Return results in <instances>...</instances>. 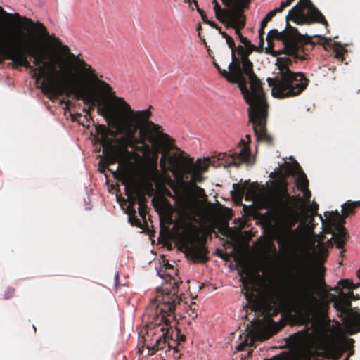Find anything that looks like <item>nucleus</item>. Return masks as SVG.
<instances>
[{"label": "nucleus", "instance_id": "bf43d9fd", "mask_svg": "<svg viewBox=\"0 0 360 360\" xmlns=\"http://www.w3.org/2000/svg\"><path fill=\"white\" fill-rule=\"evenodd\" d=\"M246 138L248 140V142H250V135H247Z\"/></svg>", "mask_w": 360, "mask_h": 360}, {"label": "nucleus", "instance_id": "a18cd8bd", "mask_svg": "<svg viewBox=\"0 0 360 360\" xmlns=\"http://www.w3.org/2000/svg\"><path fill=\"white\" fill-rule=\"evenodd\" d=\"M294 0H285L281 3L279 8H277L280 12H282L287 6H290Z\"/></svg>", "mask_w": 360, "mask_h": 360}, {"label": "nucleus", "instance_id": "72a5a7b5", "mask_svg": "<svg viewBox=\"0 0 360 360\" xmlns=\"http://www.w3.org/2000/svg\"><path fill=\"white\" fill-rule=\"evenodd\" d=\"M325 270H326V269L323 266H320L319 268V273L321 275V278H319V285H320V287L323 290H326L327 288L326 283L325 282V279L323 278L324 274H325Z\"/></svg>", "mask_w": 360, "mask_h": 360}, {"label": "nucleus", "instance_id": "c85d7f7f", "mask_svg": "<svg viewBox=\"0 0 360 360\" xmlns=\"http://www.w3.org/2000/svg\"><path fill=\"white\" fill-rule=\"evenodd\" d=\"M136 198L138 199L139 205H147V199L145 195L143 189L138 185V187H134Z\"/></svg>", "mask_w": 360, "mask_h": 360}, {"label": "nucleus", "instance_id": "f03ea898", "mask_svg": "<svg viewBox=\"0 0 360 360\" xmlns=\"http://www.w3.org/2000/svg\"><path fill=\"white\" fill-rule=\"evenodd\" d=\"M63 51L67 54L75 65L82 70L84 76L95 82L102 92L108 97H110L112 103L123 110L121 117H115V127L120 133L125 135L117 140L119 146L113 144L111 139L108 138V134L113 136L115 133L108 129L105 126H99L97 132L101 134L100 143L103 147V154L104 158L99 162L100 171L104 172L108 168L112 172L114 176L117 178L120 174L119 171L127 157L131 155L128 147L132 149L136 147V138L134 137L137 130L143 135L147 129V122L152 115L150 109L152 105L143 110L134 111L131 109L123 98L115 95L112 88L105 81L98 78L96 70L89 64L86 63L79 55L76 56L71 53L68 46H62Z\"/></svg>", "mask_w": 360, "mask_h": 360}, {"label": "nucleus", "instance_id": "7ed1b4c3", "mask_svg": "<svg viewBox=\"0 0 360 360\" xmlns=\"http://www.w3.org/2000/svg\"><path fill=\"white\" fill-rule=\"evenodd\" d=\"M297 276L290 292L294 311L300 321L307 323L326 316L329 302H331L342 322L347 327L360 331V312L352 307V301L360 299L359 294L354 295L352 290H349L348 293L340 292L339 296H336L326 292L325 298L318 299L306 274L302 273Z\"/></svg>", "mask_w": 360, "mask_h": 360}, {"label": "nucleus", "instance_id": "f3484780", "mask_svg": "<svg viewBox=\"0 0 360 360\" xmlns=\"http://www.w3.org/2000/svg\"><path fill=\"white\" fill-rule=\"evenodd\" d=\"M336 214L337 215L335 218H330L325 220L323 219L321 215L319 217L326 233H331L333 235V239L336 244V247L339 249H342L347 240V234L345 228L343 226L345 219L339 214L338 212H337Z\"/></svg>", "mask_w": 360, "mask_h": 360}, {"label": "nucleus", "instance_id": "412c9836", "mask_svg": "<svg viewBox=\"0 0 360 360\" xmlns=\"http://www.w3.org/2000/svg\"><path fill=\"white\" fill-rule=\"evenodd\" d=\"M123 184L125 185V194L128 197L129 204L131 206H135L138 203V199L136 198L134 187H138V184L134 183H129L128 180L125 179L123 181Z\"/></svg>", "mask_w": 360, "mask_h": 360}, {"label": "nucleus", "instance_id": "4be33fe9", "mask_svg": "<svg viewBox=\"0 0 360 360\" xmlns=\"http://www.w3.org/2000/svg\"><path fill=\"white\" fill-rule=\"evenodd\" d=\"M281 13L280 11L276 8L271 11L269 13H267V15L263 18L262 22H261V27L259 29V39H260V45L263 46L264 44V35L265 34L264 32V28L266 27L268 22L274 17L276 13Z\"/></svg>", "mask_w": 360, "mask_h": 360}, {"label": "nucleus", "instance_id": "6ab92c4d", "mask_svg": "<svg viewBox=\"0 0 360 360\" xmlns=\"http://www.w3.org/2000/svg\"><path fill=\"white\" fill-rule=\"evenodd\" d=\"M240 280L242 283V292L245 295L246 300L250 302L254 297L255 287L253 280L249 276L248 272H242Z\"/></svg>", "mask_w": 360, "mask_h": 360}, {"label": "nucleus", "instance_id": "f257e3e1", "mask_svg": "<svg viewBox=\"0 0 360 360\" xmlns=\"http://www.w3.org/2000/svg\"><path fill=\"white\" fill-rule=\"evenodd\" d=\"M35 25L20 28L12 32V40L0 57L11 60L15 67H24L32 72V77L40 84L41 92L51 101L60 96L73 95L90 105L84 110L88 115L98 105V113L101 116H113L110 103L103 102L83 87L77 86V79H87L70 57L63 53V44L59 38L51 36L46 27L40 21H34ZM98 87V86H97ZM102 91L99 88H98Z\"/></svg>", "mask_w": 360, "mask_h": 360}, {"label": "nucleus", "instance_id": "9b49d317", "mask_svg": "<svg viewBox=\"0 0 360 360\" xmlns=\"http://www.w3.org/2000/svg\"><path fill=\"white\" fill-rule=\"evenodd\" d=\"M199 229L192 224L188 225V237L184 240L183 246L187 257L195 263H205L209 260V250L205 246L206 236L200 237Z\"/></svg>", "mask_w": 360, "mask_h": 360}, {"label": "nucleus", "instance_id": "7c9ffc66", "mask_svg": "<svg viewBox=\"0 0 360 360\" xmlns=\"http://www.w3.org/2000/svg\"><path fill=\"white\" fill-rule=\"evenodd\" d=\"M354 210L351 201H347L342 205V217L345 218L349 214L354 213Z\"/></svg>", "mask_w": 360, "mask_h": 360}, {"label": "nucleus", "instance_id": "a878e982", "mask_svg": "<svg viewBox=\"0 0 360 360\" xmlns=\"http://www.w3.org/2000/svg\"><path fill=\"white\" fill-rule=\"evenodd\" d=\"M158 152H155L151 158H149L147 164V169L150 174L158 175Z\"/></svg>", "mask_w": 360, "mask_h": 360}, {"label": "nucleus", "instance_id": "e433bc0d", "mask_svg": "<svg viewBox=\"0 0 360 360\" xmlns=\"http://www.w3.org/2000/svg\"><path fill=\"white\" fill-rule=\"evenodd\" d=\"M193 4H194L195 6L196 7V9H197L198 12L201 15V18H202L203 22L207 24L209 20L207 19L206 14L205 13V12L202 9H200L199 8L198 4V1L196 0H193Z\"/></svg>", "mask_w": 360, "mask_h": 360}, {"label": "nucleus", "instance_id": "20e7f679", "mask_svg": "<svg viewBox=\"0 0 360 360\" xmlns=\"http://www.w3.org/2000/svg\"><path fill=\"white\" fill-rule=\"evenodd\" d=\"M292 20L297 25H310L314 22L328 26V22L323 15L312 4L311 0H300L299 3L292 8L286 16V28L278 32L271 30L266 36L269 47L273 45V41L277 39L283 43L285 53L289 56L298 58L297 53L301 46L302 35L297 30L289 24Z\"/></svg>", "mask_w": 360, "mask_h": 360}, {"label": "nucleus", "instance_id": "a19ab883", "mask_svg": "<svg viewBox=\"0 0 360 360\" xmlns=\"http://www.w3.org/2000/svg\"><path fill=\"white\" fill-rule=\"evenodd\" d=\"M273 324H274V322H273ZM266 329L267 330V334L264 338L265 339L269 338L278 331V329L276 328V326L274 325L271 326L266 328Z\"/></svg>", "mask_w": 360, "mask_h": 360}, {"label": "nucleus", "instance_id": "49530a36", "mask_svg": "<svg viewBox=\"0 0 360 360\" xmlns=\"http://www.w3.org/2000/svg\"><path fill=\"white\" fill-rule=\"evenodd\" d=\"M304 193V197L305 198V200L307 203L309 202L310 198H311V192L309 190V188H305L304 190H302Z\"/></svg>", "mask_w": 360, "mask_h": 360}, {"label": "nucleus", "instance_id": "4468645a", "mask_svg": "<svg viewBox=\"0 0 360 360\" xmlns=\"http://www.w3.org/2000/svg\"><path fill=\"white\" fill-rule=\"evenodd\" d=\"M240 42L244 45H239L237 47V53L240 57L239 59L243 72L248 77L250 84L254 88L257 87L259 89L262 88L261 80L257 77L253 70V64L249 59V56L252 52L256 50V46L251 43L245 37H241Z\"/></svg>", "mask_w": 360, "mask_h": 360}, {"label": "nucleus", "instance_id": "2f4dec72", "mask_svg": "<svg viewBox=\"0 0 360 360\" xmlns=\"http://www.w3.org/2000/svg\"><path fill=\"white\" fill-rule=\"evenodd\" d=\"M319 205L316 202H312L307 207V212L310 213V217L313 219L315 216L318 215Z\"/></svg>", "mask_w": 360, "mask_h": 360}, {"label": "nucleus", "instance_id": "79ce46f5", "mask_svg": "<svg viewBox=\"0 0 360 360\" xmlns=\"http://www.w3.org/2000/svg\"><path fill=\"white\" fill-rule=\"evenodd\" d=\"M14 294H15V289L13 288L9 287L6 289L4 294V297L6 300L10 299L12 297H13Z\"/></svg>", "mask_w": 360, "mask_h": 360}, {"label": "nucleus", "instance_id": "5fc2aeb1", "mask_svg": "<svg viewBox=\"0 0 360 360\" xmlns=\"http://www.w3.org/2000/svg\"><path fill=\"white\" fill-rule=\"evenodd\" d=\"M165 266L166 269H174V266L172 265H171L170 264H169L168 262L165 264Z\"/></svg>", "mask_w": 360, "mask_h": 360}, {"label": "nucleus", "instance_id": "052dcab7", "mask_svg": "<svg viewBox=\"0 0 360 360\" xmlns=\"http://www.w3.org/2000/svg\"><path fill=\"white\" fill-rule=\"evenodd\" d=\"M168 196H169V197H171V198H174V197L172 196V193H171L169 191H168Z\"/></svg>", "mask_w": 360, "mask_h": 360}, {"label": "nucleus", "instance_id": "a211bd4d", "mask_svg": "<svg viewBox=\"0 0 360 360\" xmlns=\"http://www.w3.org/2000/svg\"><path fill=\"white\" fill-rule=\"evenodd\" d=\"M250 155V150L248 143L244 140L240 141V145L233 150L230 151L227 155L226 153L219 155V159L226 158L225 162L228 166H239L244 162H248Z\"/></svg>", "mask_w": 360, "mask_h": 360}, {"label": "nucleus", "instance_id": "6e6552de", "mask_svg": "<svg viewBox=\"0 0 360 360\" xmlns=\"http://www.w3.org/2000/svg\"><path fill=\"white\" fill-rule=\"evenodd\" d=\"M249 105L248 115L250 122L253 124V130L257 142H262L272 146L273 137L267 133L266 119L268 115V104L263 89L253 92L245 100Z\"/></svg>", "mask_w": 360, "mask_h": 360}, {"label": "nucleus", "instance_id": "b1692460", "mask_svg": "<svg viewBox=\"0 0 360 360\" xmlns=\"http://www.w3.org/2000/svg\"><path fill=\"white\" fill-rule=\"evenodd\" d=\"M226 41V43L229 46V47L231 50V59H232L231 65L235 66V69L236 70V71H238L239 68H240V63H240V60L238 58H237L236 56V52H237V47L235 45L234 40L230 36L229 37H228V39Z\"/></svg>", "mask_w": 360, "mask_h": 360}, {"label": "nucleus", "instance_id": "cd10ccee", "mask_svg": "<svg viewBox=\"0 0 360 360\" xmlns=\"http://www.w3.org/2000/svg\"><path fill=\"white\" fill-rule=\"evenodd\" d=\"M334 57L341 61L344 60V53L346 50L338 42H334L332 45Z\"/></svg>", "mask_w": 360, "mask_h": 360}, {"label": "nucleus", "instance_id": "ea45409f", "mask_svg": "<svg viewBox=\"0 0 360 360\" xmlns=\"http://www.w3.org/2000/svg\"><path fill=\"white\" fill-rule=\"evenodd\" d=\"M275 304L277 305V307L275 309L274 311V315L278 314L283 307V303L281 295L278 297L276 302H275Z\"/></svg>", "mask_w": 360, "mask_h": 360}, {"label": "nucleus", "instance_id": "13d9d810", "mask_svg": "<svg viewBox=\"0 0 360 360\" xmlns=\"http://www.w3.org/2000/svg\"><path fill=\"white\" fill-rule=\"evenodd\" d=\"M184 1H185V2L188 3V4H191L192 2L193 3V0H184Z\"/></svg>", "mask_w": 360, "mask_h": 360}, {"label": "nucleus", "instance_id": "e2e57ef3", "mask_svg": "<svg viewBox=\"0 0 360 360\" xmlns=\"http://www.w3.org/2000/svg\"><path fill=\"white\" fill-rule=\"evenodd\" d=\"M219 256L223 257L221 254H219Z\"/></svg>", "mask_w": 360, "mask_h": 360}, {"label": "nucleus", "instance_id": "1a4fd4ad", "mask_svg": "<svg viewBox=\"0 0 360 360\" xmlns=\"http://www.w3.org/2000/svg\"><path fill=\"white\" fill-rule=\"evenodd\" d=\"M154 301L156 302V307L155 311L151 314L153 317L150 321H155L159 316H164L166 319L162 323L167 322V323L165 331L169 330V335L170 336L172 334L173 337V340L169 339V341L174 344V340L177 346L185 342L186 336L181 334L180 330L177 328L172 330L171 326V320H174L176 318L174 314L175 307L181 301V299L177 295V291L174 290L172 292L167 288L158 290Z\"/></svg>", "mask_w": 360, "mask_h": 360}, {"label": "nucleus", "instance_id": "6e6d98bb", "mask_svg": "<svg viewBox=\"0 0 360 360\" xmlns=\"http://www.w3.org/2000/svg\"><path fill=\"white\" fill-rule=\"evenodd\" d=\"M245 345L243 344H240L238 346V350H243L244 349V347H245Z\"/></svg>", "mask_w": 360, "mask_h": 360}, {"label": "nucleus", "instance_id": "ddd939ff", "mask_svg": "<svg viewBox=\"0 0 360 360\" xmlns=\"http://www.w3.org/2000/svg\"><path fill=\"white\" fill-rule=\"evenodd\" d=\"M216 18L221 22L226 24V27L235 30V33L240 39L243 37L241 30L245 27L246 18L242 8L238 6L229 9H222L219 4L215 6Z\"/></svg>", "mask_w": 360, "mask_h": 360}, {"label": "nucleus", "instance_id": "4d7b16f0", "mask_svg": "<svg viewBox=\"0 0 360 360\" xmlns=\"http://www.w3.org/2000/svg\"><path fill=\"white\" fill-rule=\"evenodd\" d=\"M195 188H196V189H197L200 193H205L204 190H203L202 188H201L200 187H198V186H195Z\"/></svg>", "mask_w": 360, "mask_h": 360}, {"label": "nucleus", "instance_id": "c03bdc74", "mask_svg": "<svg viewBox=\"0 0 360 360\" xmlns=\"http://www.w3.org/2000/svg\"><path fill=\"white\" fill-rule=\"evenodd\" d=\"M294 0H285L281 3L279 8H277L280 12H282L287 6H290Z\"/></svg>", "mask_w": 360, "mask_h": 360}, {"label": "nucleus", "instance_id": "c756f323", "mask_svg": "<svg viewBox=\"0 0 360 360\" xmlns=\"http://www.w3.org/2000/svg\"><path fill=\"white\" fill-rule=\"evenodd\" d=\"M296 184L298 189L300 190H304L305 188H308L309 181L306 174L303 172H301L298 179H297Z\"/></svg>", "mask_w": 360, "mask_h": 360}, {"label": "nucleus", "instance_id": "39448f33", "mask_svg": "<svg viewBox=\"0 0 360 360\" xmlns=\"http://www.w3.org/2000/svg\"><path fill=\"white\" fill-rule=\"evenodd\" d=\"M294 200L302 202L300 197L290 196L285 180L278 181L276 186L274 211L280 229V247L290 245L297 234V230L292 229L298 221V213L295 209Z\"/></svg>", "mask_w": 360, "mask_h": 360}, {"label": "nucleus", "instance_id": "393cba45", "mask_svg": "<svg viewBox=\"0 0 360 360\" xmlns=\"http://www.w3.org/2000/svg\"><path fill=\"white\" fill-rule=\"evenodd\" d=\"M245 186L246 181L244 182L243 184H233V190L231 191V192L232 198L236 200L238 199V200H241L245 194Z\"/></svg>", "mask_w": 360, "mask_h": 360}, {"label": "nucleus", "instance_id": "f704fd0d", "mask_svg": "<svg viewBox=\"0 0 360 360\" xmlns=\"http://www.w3.org/2000/svg\"><path fill=\"white\" fill-rule=\"evenodd\" d=\"M148 134H153V133L150 132L148 130H146L143 135L140 134V139H136V144L141 145L146 143V140H148Z\"/></svg>", "mask_w": 360, "mask_h": 360}, {"label": "nucleus", "instance_id": "dca6fc26", "mask_svg": "<svg viewBox=\"0 0 360 360\" xmlns=\"http://www.w3.org/2000/svg\"><path fill=\"white\" fill-rule=\"evenodd\" d=\"M147 129L150 132L153 133V134H148V141L152 144L157 146L161 150L162 154L168 153L171 150H175L179 148L174 144V139L163 132L160 125L148 120Z\"/></svg>", "mask_w": 360, "mask_h": 360}, {"label": "nucleus", "instance_id": "3c124183", "mask_svg": "<svg viewBox=\"0 0 360 360\" xmlns=\"http://www.w3.org/2000/svg\"><path fill=\"white\" fill-rule=\"evenodd\" d=\"M354 342V340L352 338H347L346 340V344L347 347L352 346Z\"/></svg>", "mask_w": 360, "mask_h": 360}, {"label": "nucleus", "instance_id": "603ef678", "mask_svg": "<svg viewBox=\"0 0 360 360\" xmlns=\"http://www.w3.org/2000/svg\"><path fill=\"white\" fill-rule=\"evenodd\" d=\"M219 30V33L221 34V35L222 36V37L224 38L226 40L228 39V37H230L229 34H227L226 32H222L221 29V30Z\"/></svg>", "mask_w": 360, "mask_h": 360}, {"label": "nucleus", "instance_id": "5701e85b", "mask_svg": "<svg viewBox=\"0 0 360 360\" xmlns=\"http://www.w3.org/2000/svg\"><path fill=\"white\" fill-rule=\"evenodd\" d=\"M360 286V284H354L352 281L348 279H342L338 283L337 286L334 287L331 290L338 292V295H340V292H344L342 289H348L349 290H352L356 289Z\"/></svg>", "mask_w": 360, "mask_h": 360}, {"label": "nucleus", "instance_id": "4c0bfd02", "mask_svg": "<svg viewBox=\"0 0 360 360\" xmlns=\"http://www.w3.org/2000/svg\"><path fill=\"white\" fill-rule=\"evenodd\" d=\"M134 150L141 153L148 152L150 150V146L147 143L141 145L136 144V147H134Z\"/></svg>", "mask_w": 360, "mask_h": 360}, {"label": "nucleus", "instance_id": "58836bf2", "mask_svg": "<svg viewBox=\"0 0 360 360\" xmlns=\"http://www.w3.org/2000/svg\"><path fill=\"white\" fill-rule=\"evenodd\" d=\"M169 186L174 192L175 197H176L178 198H180L181 194H180L179 186L177 185L176 184H175L174 182H173L172 181H170V183L169 184Z\"/></svg>", "mask_w": 360, "mask_h": 360}, {"label": "nucleus", "instance_id": "8fccbe9b", "mask_svg": "<svg viewBox=\"0 0 360 360\" xmlns=\"http://www.w3.org/2000/svg\"><path fill=\"white\" fill-rule=\"evenodd\" d=\"M207 24L210 25L211 27H214V28H215L217 30H221V29L220 27H219L217 25V24L216 22H214L213 21H210L209 20Z\"/></svg>", "mask_w": 360, "mask_h": 360}, {"label": "nucleus", "instance_id": "864d4df0", "mask_svg": "<svg viewBox=\"0 0 360 360\" xmlns=\"http://www.w3.org/2000/svg\"><path fill=\"white\" fill-rule=\"evenodd\" d=\"M351 202L354 206V209L360 207V201H351Z\"/></svg>", "mask_w": 360, "mask_h": 360}, {"label": "nucleus", "instance_id": "bb28decb", "mask_svg": "<svg viewBox=\"0 0 360 360\" xmlns=\"http://www.w3.org/2000/svg\"><path fill=\"white\" fill-rule=\"evenodd\" d=\"M257 184L256 183H249L246 181L245 195L246 198H253L257 195Z\"/></svg>", "mask_w": 360, "mask_h": 360}, {"label": "nucleus", "instance_id": "0eeeda50", "mask_svg": "<svg viewBox=\"0 0 360 360\" xmlns=\"http://www.w3.org/2000/svg\"><path fill=\"white\" fill-rule=\"evenodd\" d=\"M165 319L162 315L158 316L155 321L148 323L146 333L144 337L145 345L148 350V355H153L158 351H164L166 357H172L174 360H179L181 358V354L177 345L174 340V344L169 341V339L173 340L172 334L169 336V331H165L167 322L162 323Z\"/></svg>", "mask_w": 360, "mask_h": 360}, {"label": "nucleus", "instance_id": "f8f14e48", "mask_svg": "<svg viewBox=\"0 0 360 360\" xmlns=\"http://www.w3.org/2000/svg\"><path fill=\"white\" fill-rule=\"evenodd\" d=\"M193 158L186 156L185 153L180 148L174 152L162 154L160 160V167L163 172H171L180 185L184 184V171L189 160Z\"/></svg>", "mask_w": 360, "mask_h": 360}, {"label": "nucleus", "instance_id": "473e14b6", "mask_svg": "<svg viewBox=\"0 0 360 360\" xmlns=\"http://www.w3.org/2000/svg\"><path fill=\"white\" fill-rule=\"evenodd\" d=\"M194 165L196 167L195 169L197 171H200L201 173L206 172L208 169V165L200 159H198Z\"/></svg>", "mask_w": 360, "mask_h": 360}, {"label": "nucleus", "instance_id": "2eb2a0df", "mask_svg": "<svg viewBox=\"0 0 360 360\" xmlns=\"http://www.w3.org/2000/svg\"><path fill=\"white\" fill-rule=\"evenodd\" d=\"M213 63L219 72L224 78H226L231 83L238 84L245 100H248V97L250 96V94H252L253 92L255 93L259 89L257 87L253 89L250 84V89L248 88V79L245 76V73L243 72L241 63H240V68L238 71H236L235 66L231 65V63L229 65V71L221 70L220 66L216 62H214Z\"/></svg>", "mask_w": 360, "mask_h": 360}, {"label": "nucleus", "instance_id": "aec40b11", "mask_svg": "<svg viewBox=\"0 0 360 360\" xmlns=\"http://www.w3.org/2000/svg\"><path fill=\"white\" fill-rule=\"evenodd\" d=\"M188 165L186 166V170L184 171V183L188 179V175L191 176L192 184H195L197 182H202L203 181L202 173L200 171H197L195 167H196L193 162V160H188Z\"/></svg>", "mask_w": 360, "mask_h": 360}, {"label": "nucleus", "instance_id": "de8ad7c7", "mask_svg": "<svg viewBox=\"0 0 360 360\" xmlns=\"http://www.w3.org/2000/svg\"><path fill=\"white\" fill-rule=\"evenodd\" d=\"M135 206H131V205L129 204L128 205V207H127V214H129V217L131 216V215H133V214H136V210H135Z\"/></svg>", "mask_w": 360, "mask_h": 360}, {"label": "nucleus", "instance_id": "9d476101", "mask_svg": "<svg viewBox=\"0 0 360 360\" xmlns=\"http://www.w3.org/2000/svg\"><path fill=\"white\" fill-rule=\"evenodd\" d=\"M35 25L33 20L18 13H10L0 6V56L12 40V32Z\"/></svg>", "mask_w": 360, "mask_h": 360}, {"label": "nucleus", "instance_id": "423d86ee", "mask_svg": "<svg viewBox=\"0 0 360 360\" xmlns=\"http://www.w3.org/2000/svg\"><path fill=\"white\" fill-rule=\"evenodd\" d=\"M292 64V60L288 57L277 58L276 62L278 70L277 76L267 79L274 97L283 98L296 96L308 86L309 79L301 72L292 71L290 68Z\"/></svg>", "mask_w": 360, "mask_h": 360}, {"label": "nucleus", "instance_id": "c9c22d12", "mask_svg": "<svg viewBox=\"0 0 360 360\" xmlns=\"http://www.w3.org/2000/svg\"><path fill=\"white\" fill-rule=\"evenodd\" d=\"M129 221L131 225L136 226L137 227L141 226V222L140 219L137 217L136 214H133L129 217Z\"/></svg>", "mask_w": 360, "mask_h": 360}, {"label": "nucleus", "instance_id": "37998d69", "mask_svg": "<svg viewBox=\"0 0 360 360\" xmlns=\"http://www.w3.org/2000/svg\"><path fill=\"white\" fill-rule=\"evenodd\" d=\"M139 214L143 220H146V216L147 213V205H139Z\"/></svg>", "mask_w": 360, "mask_h": 360}, {"label": "nucleus", "instance_id": "680f3d73", "mask_svg": "<svg viewBox=\"0 0 360 360\" xmlns=\"http://www.w3.org/2000/svg\"><path fill=\"white\" fill-rule=\"evenodd\" d=\"M349 356L348 355L344 360H349Z\"/></svg>", "mask_w": 360, "mask_h": 360}, {"label": "nucleus", "instance_id": "09e8293b", "mask_svg": "<svg viewBox=\"0 0 360 360\" xmlns=\"http://www.w3.org/2000/svg\"><path fill=\"white\" fill-rule=\"evenodd\" d=\"M319 254L321 257H326L328 256V250L323 246H321L319 249Z\"/></svg>", "mask_w": 360, "mask_h": 360}]
</instances>
